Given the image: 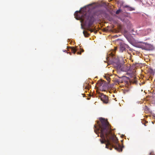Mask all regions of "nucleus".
Returning <instances> with one entry per match:
<instances>
[{
  "mask_svg": "<svg viewBox=\"0 0 155 155\" xmlns=\"http://www.w3.org/2000/svg\"><path fill=\"white\" fill-rule=\"evenodd\" d=\"M101 123L99 124V129L94 132L97 134V131L100 130V141L101 143H106V148L111 150V147H114L118 151L121 152L122 149L120 145L118 143V140L113 133L110 125L107 120L101 117L99 118Z\"/></svg>",
  "mask_w": 155,
  "mask_h": 155,
  "instance_id": "obj_1",
  "label": "nucleus"
},
{
  "mask_svg": "<svg viewBox=\"0 0 155 155\" xmlns=\"http://www.w3.org/2000/svg\"><path fill=\"white\" fill-rule=\"evenodd\" d=\"M81 20L82 22H84L86 25L87 26V30L91 32L94 31V30L90 28L94 21V19L93 16H88L86 15H82L81 17Z\"/></svg>",
  "mask_w": 155,
  "mask_h": 155,
  "instance_id": "obj_2",
  "label": "nucleus"
},
{
  "mask_svg": "<svg viewBox=\"0 0 155 155\" xmlns=\"http://www.w3.org/2000/svg\"><path fill=\"white\" fill-rule=\"evenodd\" d=\"M114 65L118 69H120L121 70L123 71H126L127 70V69H122V66H123V67L125 68L126 67V66L125 65H123V64L120 63L118 60H117L116 61L114 62Z\"/></svg>",
  "mask_w": 155,
  "mask_h": 155,
  "instance_id": "obj_3",
  "label": "nucleus"
},
{
  "mask_svg": "<svg viewBox=\"0 0 155 155\" xmlns=\"http://www.w3.org/2000/svg\"><path fill=\"white\" fill-rule=\"evenodd\" d=\"M129 49L130 50V48L127 45L123 42H120V51L121 52H123L124 51H126V49Z\"/></svg>",
  "mask_w": 155,
  "mask_h": 155,
  "instance_id": "obj_4",
  "label": "nucleus"
},
{
  "mask_svg": "<svg viewBox=\"0 0 155 155\" xmlns=\"http://www.w3.org/2000/svg\"><path fill=\"white\" fill-rule=\"evenodd\" d=\"M99 97L101 100L105 104H107L109 103L108 97L107 96L103 94L102 93H100L99 94Z\"/></svg>",
  "mask_w": 155,
  "mask_h": 155,
  "instance_id": "obj_5",
  "label": "nucleus"
},
{
  "mask_svg": "<svg viewBox=\"0 0 155 155\" xmlns=\"http://www.w3.org/2000/svg\"><path fill=\"white\" fill-rule=\"evenodd\" d=\"M141 48L142 49H144L146 50H150L151 49L150 45L149 44L143 43V45L141 46Z\"/></svg>",
  "mask_w": 155,
  "mask_h": 155,
  "instance_id": "obj_6",
  "label": "nucleus"
},
{
  "mask_svg": "<svg viewBox=\"0 0 155 155\" xmlns=\"http://www.w3.org/2000/svg\"><path fill=\"white\" fill-rule=\"evenodd\" d=\"M105 82V81H104L100 87V89L102 91H105L107 89V85Z\"/></svg>",
  "mask_w": 155,
  "mask_h": 155,
  "instance_id": "obj_7",
  "label": "nucleus"
},
{
  "mask_svg": "<svg viewBox=\"0 0 155 155\" xmlns=\"http://www.w3.org/2000/svg\"><path fill=\"white\" fill-rule=\"evenodd\" d=\"M123 8H127V10L130 11L135 10V8H134L127 5H124Z\"/></svg>",
  "mask_w": 155,
  "mask_h": 155,
  "instance_id": "obj_8",
  "label": "nucleus"
},
{
  "mask_svg": "<svg viewBox=\"0 0 155 155\" xmlns=\"http://www.w3.org/2000/svg\"><path fill=\"white\" fill-rule=\"evenodd\" d=\"M104 82V81H98L97 82V86L99 87V89L101 87V85H102V84H103Z\"/></svg>",
  "mask_w": 155,
  "mask_h": 155,
  "instance_id": "obj_9",
  "label": "nucleus"
},
{
  "mask_svg": "<svg viewBox=\"0 0 155 155\" xmlns=\"http://www.w3.org/2000/svg\"><path fill=\"white\" fill-rule=\"evenodd\" d=\"M70 48L71 49L72 53H73L74 54H75L77 51V49L74 47H71Z\"/></svg>",
  "mask_w": 155,
  "mask_h": 155,
  "instance_id": "obj_10",
  "label": "nucleus"
},
{
  "mask_svg": "<svg viewBox=\"0 0 155 155\" xmlns=\"http://www.w3.org/2000/svg\"><path fill=\"white\" fill-rule=\"evenodd\" d=\"M83 33L85 37H87L89 35V34L88 33L87 31H84L83 32Z\"/></svg>",
  "mask_w": 155,
  "mask_h": 155,
  "instance_id": "obj_11",
  "label": "nucleus"
},
{
  "mask_svg": "<svg viewBox=\"0 0 155 155\" xmlns=\"http://www.w3.org/2000/svg\"><path fill=\"white\" fill-rule=\"evenodd\" d=\"M101 13V11H100V10L98 11H97L96 12V13H95V14L96 15H97V16H98L99 15V14H97V13Z\"/></svg>",
  "mask_w": 155,
  "mask_h": 155,
  "instance_id": "obj_12",
  "label": "nucleus"
},
{
  "mask_svg": "<svg viewBox=\"0 0 155 155\" xmlns=\"http://www.w3.org/2000/svg\"><path fill=\"white\" fill-rule=\"evenodd\" d=\"M121 11L120 10L118 9V10H117L116 12V14H118Z\"/></svg>",
  "mask_w": 155,
  "mask_h": 155,
  "instance_id": "obj_13",
  "label": "nucleus"
},
{
  "mask_svg": "<svg viewBox=\"0 0 155 155\" xmlns=\"http://www.w3.org/2000/svg\"><path fill=\"white\" fill-rule=\"evenodd\" d=\"M78 11H76L75 13V15L76 16H77V17H79V18H80V16H78Z\"/></svg>",
  "mask_w": 155,
  "mask_h": 155,
  "instance_id": "obj_14",
  "label": "nucleus"
},
{
  "mask_svg": "<svg viewBox=\"0 0 155 155\" xmlns=\"http://www.w3.org/2000/svg\"><path fill=\"white\" fill-rule=\"evenodd\" d=\"M110 54H111V57H110V58H112L113 57V56H114V54H113L112 53L109 54L110 55Z\"/></svg>",
  "mask_w": 155,
  "mask_h": 155,
  "instance_id": "obj_15",
  "label": "nucleus"
},
{
  "mask_svg": "<svg viewBox=\"0 0 155 155\" xmlns=\"http://www.w3.org/2000/svg\"><path fill=\"white\" fill-rule=\"evenodd\" d=\"M77 54H81V52H77Z\"/></svg>",
  "mask_w": 155,
  "mask_h": 155,
  "instance_id": "obj_16",
  "label": "nucleus"
},
{
  "mask_svg": "<svg viewBox=\"0 0 155 155\" xmlns=\"http://www.w3.org/2000/svg\"><path fill=\"white\" fill-rule=\"evenodd\" d=\"M107 79L108 81H109L110 79V78H107Z\"/></svg>",
  "mask_w": 155,
  "mask_h": 155,
  "instance_id": "obj_17",
  "label": "nucleus"
},
{
  "mask_svg": "<svg viewBox=\"0 0 155 155\" xmlns=\"http://www.w3.org/2000/svg\"><path fill=\"white\" fill-rule=\"evenodd\" d=\"M94 127L95 128V129H96V125H94Z\"/></svg>",
  "mask_w": 155,
  "mask_h": 155,
  "instance_id": "obj_18",
  "label": "nucleus"
},
{
  "mask_svg": "<svg viewBox=\"0 0 155 155\" xmlns=\"http://www.w3.org/2000/svg\"><path fill=\"white\" fill-rule=\"evenodd\" d=\"M109 57H107V60H108V59H110Z\"/></svg>",
  "mask_w": 155,
  "mask_h": 155,
  "instance_id": "obj_19",
  "label": "nucleus"
},
{
  "mask_svg": "<svg viewBox=\"0 0 155 155\" xmlns=\"http://www.w3.org/2000/svg\"><path fill=\"white\" fill-rule=\"evenodd\" d=\"M84 51V50L83 49H82V50L81 51V52H83Z\"/></svg>",
  "mask_w": 155,
  "mask_h": 155,
  "instance_id": "obj_20",
  "label": "nucleus"
},
{
  "mask_svg": "<svg viewBox=\"0 0 155 155\" xmlns=\"http://www.w3.org/2000/svg\"><path fill=\"white\" fill-rule=\"evenodd\" d=\"M150 155H154L153 154H152L151 153H150Z\"/></svg>",
  "mask_w": 155,
  "mask_h": 155,
  "instance_id": "obj_21",
  "label": "nucleus"
},
{
  "mask_svg": "<svg viewBox=\"0 0 155 155\" xmlns=\"http://www.w3.org/2000/svg\"><path fill=\"white\" fill-rule=\"evenodd\" d=\"M72 53H71V52H70L69 53V54L70 55H71V54Z\"/></svg>",
  "mask_w": 155,
  "mask_h": 155,
  "instance_id": "obj_22",
  "label": "nucleus"
},
{
  "mask_svg": "<svg viewBox=\"0 0 155 155\" xmlns=\"http://www.w3.org/2000/svg\"><path fill=\"white\" fill-rule=\"evenodd\" d=\"M66 51V50H65L64 51V52H65V51Z\"/></svg>",
  "mask_w": 155,
  "mask_h": 155,
  "instance_id": "obj_23",
  "label": "nucleus"
}]
</instances>
